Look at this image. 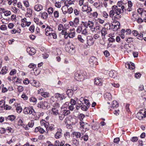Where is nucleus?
I'll list each match as a JSON object with an SVG mask.
<instances>
[{
    "mask_svg": "<svg viewBox=\"0 0 146 146\" xmlns=\"http://www.w3.org/2000/svg\"><path fill=\"white\" fill-rule=\"evenodd\" d=\"M76 31L78 33H81L82 34L85 35H88L87 29H86L84 28L82 25H81L80 26L78 27Z\"/></svg>",
    "mask_w": 146,
    "mask_h": 146,
    "instance_id": "f257e3e1",
    "label": "nucleus"
},
{
    "mask_svg": "<svg viewBox=\"0 0 146 146\" xmlns=\"http://www.w3.org/2000/svg\"><path fill=\"white\" fill-rule=\"evenodd\" d=\"M23 112L25 114H32L34 116L36 115V112L32 107L25 108L23 110Z\"/></svg>",
    "mask_w": 146,
    "mask_h": 146,
    "instance_id": "f03ea898",
    "label": "nucleus"
},
{
    "mask_svg": "<svg viewBox=\"0 0 146 146\" xmlns=\"http://www.w3.org/2000/svg\"><path fill=\"white\" fill-rule=\"evenodd\" d=\"M89 62L90 66L92 67H95L98 64L97 59L94 56L91 57L89 59Z\"/></svg>",
    "mask_w": 146,
    "mask_h": 146,
    "instance_id": "7ed1b4c3",
    "label": "nucleus"
},
{
    "mask_svg": "<svg viewBox=\"0 0 146 146\" xmlns=\"http://www.w3.org/2000/svg\"><path fill=\"white\" fill-rule=\"evenodd\" d=\"M111 9L114 10L116 14V15H117V17H116V19H120L121 17V15H120L121 13V9L118 8V7L116 5L113 6L111 8Z\"/></svg>",
    "mask_w": 146,
    "mask_h": 146,
    "instance_id": "20e7f679",
    "label": "nucleus"
},
{
    "mask_svg": "<svg viewBox=\"0 0 146 146\" xmlns=\"http://www.w3.org/2000/svg\"><path fill=\"white\" fill-rule=\"evenodd\" d=\"M74 78L75 80L77 81H81L84 79L83 75L79 73L78 72L75 73Z\"/></svg>",
    "mask_w": 146,
    "mask_h": 146,
    "instance_id": "39448f33",
    "label": "nucleus"
},
{
    "mask_svg": "<svg viewBox=\"0 0 146 146\" xmlns=\"http://www.w3.org/2000/svg\"><path fill=\"white\" fill-rule=\"evenodd\" d=\"M62 130L61 128H59L57 129V132L54 135L56 139L61 138L62 136Z\"/></svg>",
    "mask_w": 146,
    "mask_h": 146,
    "instance_id": "423d86ee",
    "label": "nucleus"
},
{
    "mask_svg": "<svg viewBox=\"0 0 146 146\" xmlns=\"http://www.w3.org/2000/svg\"><path fill=\"white\" fill-rule=\"evenodd\" d=\"M31 23V22H28L27 21V19L26 18H24L22 20L21 26L22 27H25L26 26H29Z\"/></svg>",
    "mask_w": 146,
    "mask_h": 146,
    "instance_id": "0eeeda50",
    "label": "nucleus"
},
{
    "mask_svg": "<svg viewBox=\"0 0 146 146\" xmlns=\"http://www.w3.org/2000/svg\"><path fill=\"white\" fill-rule=\"evenodd\" d=\"M45 34L46 36H51V34L54 31L52 28L48 26L45 29Z\"/></svg>",
    "mask_w": 146,
    "mask_h": 146,
    "instance_id": "6e6552de",
    "label": "nucleus"
},
{
    "mask_svg": "<svg viewBox=\"0 0 146 146\" xmlns=\"http://www.w3.org/2000/svg\"><path fill=\"white\" fill-rule=\"evenodd\" d=\"M94 41L93 38L90 36H88L87 37V43L88 46L92 45L94 43Z\"/></svg>",
    "mask_w": 146,
    "mask_h": 146,
    "instance_id": "1a4fd4ad",
    "label": "nucleus"
},
{
    "mask_svg": "<svg viewBox=\"0 0 146 146\" xmlns=\"http://www.w3.org/2000/svg\"><path fill=\"white\" fill-rule=\"evenodd\" d=\"M94 82L96 85L100 86L102 85L103 81L100 78H96L94 80Z\"/></svg>",
    "mask_w": 146,
    "mask_h": 146,
    "instance_id": "9d476101",
    "label": "nucleus"
},
{
    "mask_svg": "<svg viewBox=\"0 0 146 146\" xmlns=\"http://www.w3.org/2000/svg\"><path fill=\"white\" fill-rule=\"evenodd\" d=\"M27 51L29 54L32 55L35 54L36 52L35 49L33 48H28L27 49Z\"/></svg>",
    "mask_w": 146,
    "mask_h": 146,
    "instance_id": "9b49d317",
    "label": "nucleus"
},
{
    "mask_svg": "<svg viewBox=\"0 0 146 146\" xmlns=\"http://www.w3.org/2000/svg\"><path fill=\"white\" fill-rule=\"evenodd\" d=\"M125 67L126 68L133 70L135 68L134 64L131 62H130V63H126L125 64Z\"/></svg>",
    "mask_w": 146,
    "mask_h": 146,
    "instance_id": "f8f14e48",
    "label": "nucleus"
},
{
    "mask_svg": "<svg viewBox=\"0 0 146 146\" xmlns=\"http://www.w3.org/2000/svg\"><path fill=\"white\" fill-rule=\"evenodd\" d=\"M72 135H73V136H75L77 138H79L80 139L82 140V137L81 133L78 132H74L72 133Z\"/></svg>",
    "mask_w": 146,
    "mask_h": 146,
    "instance_id": "ddd939ff",
    "label": "nucleus"
},
{
    "mask_svg": "<svg viewBox=\"0 0 146 146\" xmlns=\"http://www.w3.org/2000/svg\"><path fill=\"white\" fill-rule=\"evenodd\" d=\"M79 124L80 127H82L83 129H87L88 128L89 125L87 123H84L83 121H80L79 122Z\"/></svg>",
    "mask_w": 146,
    "mask_h": 146,
    "instance_id": "4468645a",
    "label": "nucleus"
},
{
    "mask_svg": "<svg viewBox=\"0 0 146 146\" xmlns=\"http://www.w3.org/2000/svg\"><path fill=\"white\" fill-rule=\"evenodd\" d=\"M109 16L110 17L113 19V17L116 19V17H117V15H116V14L114 10L112 9V10H111L109 12Z\"/></svg>",
    "mask_w": 146,
    "mask_h": 146,
    "instance_id": "2eb2a0df",
    "label": "nucleus"
},
{
    "mask_svg": "<svg viewBox=\"0 0 146 146\" xmlns=\"http://www.w3.org/2000/svg\"><path fill=\"white\" fill-rule=\"evenodd\" d=\"M34 9L35 11H40L43 9V7L40 4H37L35 5Z\"/></svg>",
    "mask_w": 146,
    "mask_h": 146,
    "instance_id": "dca6fc26",
    "label": "nucleus"
},
{
    "mask_svg": "<svg viewBox=\"0 0 146 146\" xmlns=\"http://www.w3.org/2000/svg\"><path fill=\"white\" fill-rule=\"evenodd\" d=\"M30 83L32 85L36 87L39 86L40 85V84L38 82H37L34 80L32 82H31Z\"/></svg>",
    "mask_w": 146,
    "mask_h": 146,
    "instance_id": "f3484780",
    "label": "nucleus"
},
{
    "mask_svg": "<svg viewBox=\"0 0 146 146\" xmlns=\"http://www.w3.org/2000/svg\"><path fill=\"white\" fill-rule=\"evenodd\" d=\"M110 76L113 78H115L116 77V73L115 71L112 70L110 71L109 73Z\"/></svg>",
    "mask_w": 146,
    "mask_h": 146,
    "instance_id": "a211bd4d",
    "label": "nucleus"
},
{
    "mask_svg": "<svg viewBox=\"0 0 146 146\" xmlns=\"http://www.w3.org/2000/svg\"><path fill=\"white\" fill-rule=\"evenodd\" d=\"M107 31L108 30L105 28H103L101 30V32L102 36H103V38H104L105 36L108 34Z\"/></svg>",
    "mask_w": 146,
    "mask_h": 146,
    "instance_id": "6ab92c4d",
    "label": "nucleus"
},
{
    "mask_svg": "<svg viewBox=\"0 0 146 146\" xmlns=\"http://www.w3.org/2000/svg\"><path fill=\"white\" fill-rule=\"evenodd\" d=\"M105 99L106 100H110L111 99V94L110 93H106L104 95Z\"/></svg>",
    "mask_w": 146,
    "mask_h": 146,
    "instance_id": "aec40b11",
    "label": "nucleus"
},
{
    "mask_svg": "<svg viewBox=\"0 0 146 146\" xmlns=\"http://www.w3.org/2000/svg\"><path fill=\"white\" fill-rule=\"evenodd\" d=\"M32 10L30 8H27V13L26 14V16L27 17H30L32 15Z\"/></svg>",
    "mask_w": 146,
    "mask_h": 146,
    "instance_id": "412c9836",
    "label": "nucleus"
},
{
    "mask_svg": "<svg viewBox=\"0 0 146 146\" xmlns=\"http://www.w3.org/2000/svg\"><path fill=\"white\" fill-rule=\"evenodd\" d=\"M79 106L80 107H81V110L84 111H86L88 108H88V107L84 105L83 103H82V104H80L79 105Z\"/></svg>",
    "mask_w": 146,
    "mask_h": 146,
    "instance_id": "4be33fe9",
    "label": "nucleus"
},
{
    "mask_svg": "<svg viewBox=\"0 0 146 146\" xmlns=\"http://www.w3.org/2000/svg\"><path fill=\"white\" fill-rule=\"evenodd\" d=\"M88 26L90 28V29L93 31V29L94 28V22L90 21H88Z\"/></svg>",
    "mask_w": 146,
    "mask_h": 146,
    "instance_id": "5701e85b",
    "label": "nucleus"
},
{
    "mask_svg": "<svg viewBox=\"0 0 146 146\" xmlns=\"http://www.w3.org/2000/svg\"><path fill=\"white\" fill-rule=\"evenodd\" d=\"M8 68L6 67H3L2 69L1 70V74L3 75L5 74L7 72L8 70Z\"/></svg>",
    "mask_w": 146,
    "mask_h": 146,
    "instance_id": "b1692460",
    "label": "nucleus"
},
{
    "mask_svg": "<svg viewBox=\"0 0 146 146\" xmlns=\"http://www.w3.org/2000/svg\"><path fill=\"white\" fill-rule=\"evenodd\" d=\"M41 16L42 18L44 19H46L48 17V14L46 12H44L41 14Z\"/></svg>",
    "mask_w": 146,
    "mask_h": 146,
    "instance_id": "393cba45",
    "label": "nucleus"
},
{
    "mask_svg": "<svg viewBox=\"0 0 146 146\" xmlns=\"http://www.w3.org/2000/svg\"><path fill=\"white\" fill-rule=\"evenodd\" d=\"M68 8V7L66 6H64L62 7L61 8V10H62V11L64 14H66L67 13V11Z\"/></svg>",
    "mask_w": 146,
    "mask_h": 146,
    "instance_id": "a878e982",
    "label": "nucleus"
},
{
    "mask_svg": "<svg viewBox=\"0 0 146 146\" xmlns=\"http://www.w3.org/2000/svg\"><path fill=\"white\" fill-rule=\"evenodd\" d=\"M43 105L45 108V109H48L50 107V103L47 101H44L43 102Z\"/></svg>",
    "mask_w": 146,
    "mask_h": 146,
    "instance_id": "bb28decb",
    "label": "nucleus"
},
{
    "mask_svg": "<svg viewBox=\"0 0 146 146\" xmlns=\"http://www.w3.org/2000/svg\"><path fill=\"white\" fill-rule=\"evenodd\" d=\"M112 28L114 31H117L118 29L120 28V26L117 25H115L114 23H113L112 24Z\"/></svg>",
    "mask_w": 146,
    "mask_h": 146,
    "instance_id": "cd10ccee",
    "label": "nucleus"
},
{
    "mask_svg": "<svg viewBox=\"0 0 146 146\" xmlns=\"http://www.w3.org/2000/svg\"><path fill=\"white\" fill-rule=\"evenodd\" d=\"M75 35V31L70 32V33H69L68 36H67L66 37H69L70 38H73L74 37Z\"/></svg>",
    "mask_w": 146,
    "mask_h": 146,
    "instance_id": "c85d7f7f",
    "label": "nucleus"
},
{
    "mask_svg": "<svg viewBox=\"0 0 146 146\" xmlns=\"http://www.w3.org/2000/svg\"><path fill=\"white\" fill-rule=\"evenodd\" d=\"M62 113H63L64 115L65 116L68 115L70 113V111L69 110H62L61 111Z\"/></svg>",
    "mask_w": 146,
    "mask_h": 146,
    "instance_id": "c756f323",
    "label": "nucleus"
},
{
    "mask_svg": "<svg viewBox=\"0 0 146 146\" xmlns=\"http://www.w3.org/2000/svg\"><path fill=\"white\" fill-rule=\"evenodd\" d=\"M59 118L60 120H62L64 118L65 115L61 111L58 114Z\"/></svg>",
    "mask_w": 146,
    "mask_h": 146,
    "instance_id": "7c9ffc66",
    "label": "nucleus"
},
{
    "mask_svg": "<svg viewBox=\"0 0 146 146\" xmlns=\"http://www.w3.org/2000/svg\"><path fill=\"white\" fill-rule=\"evenodd\" d=\"M119 104L116 101H113L112 103V107L113 108L117 107L118 106Z\"/></svg>",
    "mask_w": 146,
    "mask_h": 146,
    "instance_id": "2f4dec72",
    "label": "nucleus"
},
{
    "mask_svg": "<svg viewBox=\"0 0 146 146\" xmlns=\"http://www.w3.org/2000/svg\"><path fill=\"white\" fill-rule=\"evenodd\" d=\"M30 101L33 103L34 104H36L37 102L36 98L34 97H31L29 99Z\"/></svg>",
    "mask_w": 146,
    "mask_h": 146,
    "instance_id": "473e14b6",
    "label": "nucleus"
},
{
    "mask_svg": "<svg viewBox=\"0 0 146 146\" xmlns=\"http://www.w3.org/2000/svg\"><path fill=\"white\" fill-rule=\"evenodd\" d=\"M139 112L141 113L142 115H144L145 116L144 117H146V110L145 109H143L141 110Z\"/></svg>",
    "mask_w": 146,
    "mask_h": 146,
    "instance_id": "72a5a7b5",
    "label": "nucleus"
},
{
    "mask_svg": "<svg viewBox=\"0 0 146 146\" xmlns=\"http://www.w3.org/2000/svg\"><path fill=\"white\" fill-rule=\"evenodd\" d=\"M52 111L54 115H56L58 114V110L55 108H52Z\"/></svg>",
    "mask_w": 146,
    "mask_h": 146,
    "instance_id": "f704fd0d",
    "label": "nucleus"
},
{
    "mask_svg": "<svg viewBox=\"0 0 146 146\" xmlns=\"http://www.w3.org/2000/svg\"><path fill=\"white\" fill-rule=\"evenodd\" d=\"M95 123V124L93 125L92 126V127L93 130H96L98 129L99 127L98 126V123Z\"/></svg>",
    "mask_w": 146,
    "mask_h": 146,
    "instance_id": "c9c22d12",
    "label": "nucleus"
},
{
    "mask_svg": "<svg viewBox=\"0 0 146 146\" xmlns=\"http://www.w3.org/2000/svg\"><path fill=\"white\" fill-rule=\"evenodd\" d=\"M53 107L52 108L58 109L60 107V104L57 102H55L53 105Z\"/></svg>",
    "mask_w": 146,
    "mask_h": 146,
    "instance_id": "e433bc0d",
    "label": "nucleus"
},
{
    "mask_svg": "<svg viewBox=\"0 0 146 146\" xmlns=\"http://www.w3.org/2000/svg\"><path fill=\"white\" fill-rule=\"evenodd\" d=\"M144 116V115H142L139 112H138L137 114V117L140 120L142 119L143 117H145Z\"/></svg>",
    "mask_w": 146,
    "mask_h": 146,
    "instance_id": "4c0bfd02",
    "label": "nucleus"
},
{
    "mask_svg": "<svg viewBox=\"0 0 146 146\" xmlns=\"http://www.w3.org/2000/svg\"><path fill=\"white\" fill-rule=\"evenodd\" d=\"M15 118V116L14 115H10L8 116L7 119L9 120L13 121Z\"/></svg>",
    "mask_w": 146,
    "mask_h": 146,
    "instance_id": "58836bf2",
    "label": "nucleus"
},
{
    "mask_svg": "<svg viewBox=\"0 0 146 146\" xmlns=\"http://www.w3.org/2000/svg\"><path fill=\"white\" fill-rule=\"evenodd\" d=\"M48 13L49 15L52 14L53 12V9L52 7H49L48 8Z\"/></svg>",
    "mask_w": 146,
    "mask_h": 146,
    "instance_id": "ea45409f",
    "label": "nucleus"
},
{
    "mask_svg": "<svg viewBox=\"0 0 146 146\" xmlns=\"http://www.w3.org/2000/svg\"><path fill=\"white\" fill-rule=\"evenodd\" d=\"M81 25H83V27L86 29L88 27V22H84L83 21L82 22V24Z\"/></svg>",
    "mask_w": 146,
    "mask_h": 146,
    "instance_id": "a19ab883",
    "label": "nucleus"
},
{
    "mask_svg": "<svg viewBox=\"0 0 146 146\" xmlns=\"http://www.w3.org/2000/svg\"><path fill=\"white\" fill-rule=\"evenodd\" d=\"M54 17L55 18H58L59 17V13L57 11H55L53 13Z\"/></svg>",
    "mask_w": 146,
    "mask_h": 146,
    "instance_id": "79ce46f5",
    "label": "nucleus"
},
{
    "mask_svg": "<svg viewBox=\"0 0 146 146\" xmlns=\"http://www.w3.org/2000/svg\"><path fill=\"white\" fill-rule=\"evenodd\" d=\"M41 95L45 98L48 97L49 96V93L46 92H43V93H41Z\"/></svg>",
    "mask_w": 146,
    "mask_h": 146,
    "instance_id": "37998d69",
    "label": "nucleus"
},
{
    "mask_svg": "<svg viewBox=\"0 0 146 146\" xmlns=\"http://www.w3.org/2000/svg\"><path fill=\"white\" fill-rule=\"evenodd\" d=\"M74 21L75 24V25H76L77 27L79 23V18L78 17L75 18Z\"/></svg>",
    "mask_w": 146,
    "mask_h": 146,
    "instance_id": "c03bdc74",
    "label": "nucleus"
},
{
    "mask_svg": "<svg viewBox=\"0 0 146 146\" xmlns=\"http://www.w3.org/2000/svg\"><path fill=\"white\" fill-rule=\"evenodd\" d=\"M84 103L86 105V106L89 108L90 105V103L89 102V100L87 99H84Z\"/></svg>",
    "mask_w": 146,
    "mask_h": 146,
    "instance_id": "a18cd8bd",
    "label": "nucleus"
},
{
    "mask_svg": "<svg viewBox=\"0 0 146 146\" xmlns=\"http://www.w3.org/2000/svg\"><path fill=\"white\" fill-rule=\"evenodd\" d=\"M55 129L54 127V125H49L48 127V129L50 131H53Z\"/></svg>",
    "mask_w": 146,
    "mask_h": 146,
    "instance_id": "49530a36",
    "label": "nucleus"
},
{
    "mask_svg": "<svg viewBox=\"0 0 146 146\" xmlns=\"http://www.w3.org/2000/svg\"><path fill=\"white\" fill-rule=\"evenodd\" d=\"M5 102L3 100L0 101V107L1 108L4 107L5 106Z\"/></svg>",
    "mask_w": 146,
    "mask_h": 146,
    "instance_id": "de8ad7c7",
    "label": "nucleus"
},
{
    "mask_svg": "<svg viewBox=\"0 0 146 146\" xmlns=\"http://www.w3.org/2000/svg\"><path fill=\"white\" fill-rule=\"evenodd\" d=\"M0 29L1 30L5 31L7 29V27L5 25H3L0 27Z\"/></svg>",
    "mask_w": 146,
    "mask_h": 146,
    "instance_id": "09e8293b",
    "label": "nucleus"
},
{
    "mask_svg": "<svg viewBox=\"0 0 146 146\" xmlns=\"http://www.w3.org/2000/svg\"><path fill=\"white\" fill-rule=\"evenodd\" d=\"M18 124L19 125H20L23 127H24V125L23 124V121L21 119H19L18 122Z\"/></svg>",
    "mask_w": 146,
    "mask_h": 146,
    "instance_id": "8fccbe9b",
    "label": "nucleus"
},
{
    "mask_svg": "<svg viewBox=\"0 0 146 146\" xmlns=\"http://www.w3.org/2000/svg\"><path fill=\"white\" fill-rule=\"evenodd\" d=\"M78 39L82 42H84V39L82 38V36L81 35H79L78 36Z\"/></svg>",
    "mask_w": 146,
    "mask_h": 146,
    "instance_id": "3c124183",
    "label": "nucleus"
},
{
    "mask_svg": "<svg viewBox=\"0 0 146 146\" xmlns=\"http://www.w3.org/2000/svg\"><path fill=\"white\" fill-rule=\"evenodd\" d=\"M73 9L72 7H70L69 8L68 7L67 12V13L70 14L73 12Z\"/></svg>",
    "mask_w": 146,
    "mask_h": 146,
    "instance_id": "603ef678",
    "label": "nucleus"
},
{
    "mask_svg": "<svg viewBox=\"0 0 146 146\" xmlns=\"http://www.w3.org/2000/svg\"><path fill=\"white\" fill-rule=\"evenodd\" d=\"M22 108L21 107L17 106V107L16 110L18 113H20L22 111Z\"/></svg>",
    "mask_w": 146,
    "mask_h": 146,
    "instance_id": "864d4df0",
    "label": "nucleus"
},
{
    "mask_svg": "<svg viewBox=\"0 0 146 146\" xmlns=\"http://www.w3.org/2000/svg\"><path fill=\"white\" fill-rule=\"evenodd\" d=\"M64 29V27L63 25L62 24H59L58 26V30L59 31H61L63 30Z\"/></svg>",
    "mask_w": 146,
    "mask_h": 146,
    "instance_id": "5fc2aeb1",
    "label": "nucleus"
},
{
    "mask_svg": "<svg viewBox=\"0 0 146 146\" xmlns=\"http://www.w3.org/2000/svg\"><path fill=\"white\" fill-rule=\"evenodd\" d=\"M68 47L69 48V50L71 51H73L75 48L74 46L72 44H70Z\"/></svg>",
    "mask_w": 146,
    "mask_h": 146,
    "instance_id": "6e6d98bb",
    "label": "nucleus"
},
{
    "mask_svg": "<svg viewBox=\"0 0 146 146\" xmlns=\"http://www.w3.org/2000/svg\"><path fill=\"white\" fill-rule=\"evenodd\" d=\"M17 89L18 91L19 92H22L23 91L24 88L22 86H18Z\"/></svg>",
    "mask_w": 146,
    "mask_h": 146,
    "instance_id": "4d7b16f0",
    "label": "nucleus"
},
{
    "mask_svg": "<svg viewBox=\"0 0 146 146\" xmlns=\"http://www.w3.org/2000/svg\"><path fill=\"white\" fill-rule=\"evenodd\" d=\"M17 7L19 9H21L23 10H24L22 7V5L21 3L20 2H18L17 4Z\"/></svg>",
    "mask_w": 146,
    "mask_h": 146,
    "instance_id": "13d9d810",
    "label": "nucleus"
},
{
    "mask_svg": "<svg viewBox=\"0 0 146 146\" xmlns=\"http://www.w3.org/2000/svg\"><path fill=\"white\" fill-rule=\"evenodd\" d=\"M29 30L31 33L34 32L35 31L34 26L33 25L31 26L29 28Z\"/></svg>",
    "mask_w": 146,
    "mask_h": 146,
    "instance_id": "bf43d9fd",
    "label": "nucleus"
},
{
    "mask_svg": "<svg viewBox=\"0 0 146 146\" xmlns=\"http://www.w3.org/2000/svg\"><path fill=\"white\" fill-rule=\"evenodd\" d=\"M136 36H137V38L139 39L142 40L143 39V36L142 34L138 33Z\"/></svg>",
    "mask_w": 146,
    "mask_h": 146,
    "instance_id": "052dcab7",
    "label": "nucleus"
},
{
    "mask_svg": "<svg viewBox=\"0 0 146 146\" xmlns=\"http://www.w3.org/2000/svg\"><path fill=\"white\" fill-rule=\"evenodd\" d=\"M12 11L15 13H17L19 10H18L16 7H13L12 8Z\"/></svg>",
    "mask_w": 146,
    "mask_h": 146,
    "instance_id": "680f3d73",
    "label": "nucleus"
},
{
    "mask_svg": "<svg viewBox=\"0 0 146 146\" xmlns=\"http://www.w3.org/2000/svg\"><path fill=\"white\" fill-rule=\"evenodd\" d=\"M126 42L128 43H130L133 42V38L129 37L126 40Z\"/></svg>",
    "mask_w": 146,
    "mask_h": 146,
    "instance_id": "e2e57ef3",
    "label": "nucleus"
},
{
    "mask_svg": "<svg viewBox=\"0 0 146 146\" xmlns=\"http://www.w3.org/2000/svg\"><path fill=\"white\" fill-rule=\"evenodd\" d=\"M4 109L6 110H11V106L7 104L4 106Z\"/></svg>",
    "mask_w": 146,
    "mask_h": 146,
    "instance_id": "0e129e2a",
    "label": "nucleus"
},
{
    "mask_svg": "<svg viewBox=\"0 0 146 146\" xmlns=\"http://www.w3.org/2000/svg\"><path fill=\"white\" fill-rule=\"evenodd\" d=\"M36 65L34 64H31L29 65L28 67L31 68L35 69L36 67Z\"/></svg>",
    "mask_w": 146,
    "mask_h": 146,
    "instance_id": "69168bd1",
    "label": "nucleus"
},
{
    "mask_svg": "<svg viewBox=\"0 0 146 146\" xmlns=\"http://www.w3.org/2000/svg\"><path fill=\"white\" fill-rule=\"evenodd\" d=\"M73 143L76 146H77L79 144V141L77 139H74L73 141Z\"/></svg>",
    "mask_w": 146,
    "mask_h": 146,
    "instance_id": "338daca9",
    "label": "nucleus"
},
{
    "mask_svg": "<svg viewBox=\"0 0 146 146\" xmlns=\"http://www.w3.org/2000/svg\"><path fill=\"white\" fill-rule=\"evenodd\" d=\"M4 14L5 16H7L11 15V12L9 11H6Z\"/></svg>",
    "mask_w": 146,
    "mask_h": 146,
    "instance_id": "774afa93",
    "label": "nucleus"
}]
</instances>
